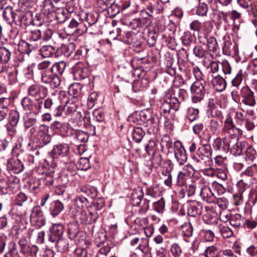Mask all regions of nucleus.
Listing matches in <instances>:
<instances>
[{"label":"nucleus","instance_id":"obj_9","mask_svg":"<svg viewBox=\"0 0 257 257\" xmlns=\"http://www.w3.org/2000/svg\"><path fill=\"white\" fill-rule=\"evenodd\" d=\"M71 217L75 219L77 222H80L85 224H91L96 221L98 218V215L96 211H89L87 213L85 210L76 214V216Z\"/></svg>","mask_w":257,"mask_h":257},{"label":"nucleus","instance_id":"obj_1","mask_svg":"<svg viewBox=\"0 0 257 257\" xmlns=\"http://www.w3.org/2000/svg\"><path fill=\"white\" fill-rule=\"evenodd\" d=\"M154 8L152 5H149L146 9L140 12V17L132 19L131 21L125 22L124 24L129 26L132 29L140 32L141 29H144L152 23Z\"/></svg>","mask_w":257,"mask_h":257},{"label":"nucleus","instance_id":"obj_36","mask_svg":"<svg viewBox=\"0 0 257 257\" xmlns=\"http://www.w3.org/2000/svg\"><path fill=\"white\" fill-rule=\"evenodd\" d=\"M54 7L51 0H44L42 4L41 12L46 16H53Z\"/></svg>","mask_w":257,"mask_h":257},{"label":"nucleus","instance_id":"obj_30","mask_svg":"<svg viewBox=\"0 0 257 257\" xmlns=\"http://www.w3.org/2000/svg\"><path fill=\"white\" fill-rule=\"evenodd\" d=\"M211 84L215 90L219 92L224 91L227 86V83L225 79L219 75L213 78Z\"/></svg>","mask_w":257,"mask_h":257},{"label":"nucleus","instance_id":"obj_28","mask_svg":"<svg viewBox=\"0 0 257 257\" xmlns=\"http://www.w3.org/2000/svg\"><path fill=\"white\" fill-rule=\"evenodd\" d=\"M200 196L203 200L209 203H215L216 198L210 188L204 186L201 189Z\"/></svg>","mask_w":257,"mask_h":257},{"label":"nucleus","instance_id":"obj_17","mask_svg":"<svg viewBox=\"0 0 257 257\" xmlns=\"http://www.w3.org/2000/svg\"><path fill=\"white\" fill-rule=\"evenodd\" d=\"M50 128L55 133H60L64 137L73 134V130L69 127L68 123H62L58 121H55L51 124Z\"/></svg>","mask_w":257,"mask_h":257},{"label":"nucleus","instance_id":"obj_50","mask_svg":"<svg viewBox=\"0 0 257 257\" xmlns=\"http://www.w3.org/2000/svg\"><path fill=\"white\" fill-rule=\"evenodd\" d=\"M81 86L78 84H73L70 86L69 88V93L73 97L74 102H75L78 99L77 97L80 94Z\"/></svg>","mask_w":257,"mask_h":257},{"label":"nucleus","instance_id":"obj_35","mask_svg":"<svg viewBox=\"0 0 257 257\" xmlns=\"http://www.w3.org/2000/svg\"><path fill=\"white\" fill-rule=\"evenodd\" d=\"M28 40L31 43L38 45V48L42 45L41 32L39 30H35L30 32Z\"/></svg>","mask_w":257,"mask_h":257},{"label":"nucleus","instance_id":"obj_8","mask_svg":"<svg viewBox=\"0 0 257 257\" xmlns=\"http://www.w3.org/2000/svg\"><path fill=\"white\" fill-rule=\"evenodd\" d=\"M21 105L24 110L29 112L30 113L32 112L35 114H38L41 112L43 109V103L38 100H33L28 96H25L21 100Z\"/></svg>","mask_w":257,"mask_h":257},{"label":"nucleus","instance_id":"obj_10","mask_svg":"<svg viewBox=\"0 0 257 257\" xmlns=\"http://www.w3.org/2000/svg\"><path fill=\"white\" fill-rule=\"evenodd\" d=\"M73 2H69L66 5L67 9L63 8H57L53 13V16L58 23H63L68 18L69 13H72L74 8Z\"/></svg>","mask_w":257,"mask_h":257},{"label":"nucleus","instance_id":"obj_34","mask_svg":"<svg viewBox=\"0 0 257 257\" xmlns=\"http://www.w3.org/2000/svg\"><path fill=\"white\" fill-rule=\"evenodd\" d=\"M19 49L22 53L29 54L32 51L38 49V45L31 43L30 41L27 42L25 41H23L19 45Z\"/></svg>","mask_w":257,"mask_h":257},{"label":"nucleus","instance_id":"obj_15","mask_svg":"<svg viewBox=\"0 0 257 257\" xmlns=\"http://www.w3.org/2000/svg\"><path fill=\"white\" fill-rule=\"evenodd\" d=\"M18 244L20 246V252L25 256H36L39 251L37 246L28 244L27 240L25 238L19 239Z\"/></svg>","mask_w":257,"mask_h":257},{"label":"nucleus","instance_id":"obj_5","mask_svg":"<svg viewBox=\"0 0 257 257\" xmlns=\"http://www.w3.org/2000/svg\"><path fill=\"white\" fill-rule=\"evenodd\" d=\"M160 106L161 114L165 118V125L171 123V119L174 120L176 117L174 112L178 110V101L175 98L169 97L166 99H163L160 101Z\"/></svg>","mask_w":257,"mask_h":257},{"label":"nucleus","instance_id":"obj_55","mask_svg":"<svg viewBox=\"0 0 257 257\" xmlns=\"http://www.w3.org/2000/svg\"><path fill=\"white\" fill-rule=\"evenodd\" d=\"M175 96L171 97V98H176L178 101V107H180V103L184 101L187 95V92L185 89H178Z\"/></svg>","mask_w":257,"mask_h":257},{"label":"nucleus","instance_id":"obj_61","mask_svg":"<svg viewBox=\"0 0 257 257\" xmlns=\"http://www.w3.org/2000/svg\"><path fill=\"white\" fill-rule=\"evenodd\" d=\"M20 119L19 112L16 110H12L9 113V121L12 126H16Z\"/></svg>","mask_w":257,"mask_h":257},{"label":"nucleus","instance_id":"obj_63","mask_svg":"<svg viewBox=\"0 0 257 257\" xmlns=\"http://www.w3.org/2000/svg\"><path fill=\"white\" fill-rule=\"evenodd\" d=\"M77 168L81 170H87L90 168V163L87 158H81L78 160Z\"/></svg>","mask_w":257,"mask_h":257},{"label":"nucleus","instance_id":"obj_46","mask_svg":"<svg viewBox=\"0 0 257 257\" xmlns=\"http://www.w3.org/2000/svg\"><path fill=\"white\" fill-rule=\"evenodd\" d=\"M199 110L198 108L189 107L186 111V117L190 121L193 122L199 117Z\"/></svg>","mask_w":257,"mask_h":257},{"label":"nucleus","instance_id":"obj_24","mask_svg":"<svg viewBox=\"0 0 257 257\" xmlns=\"http://www.w3.org/2000/svg\"><path fill=\"white\" fill-rule=\"evenodd\" d=\"M74 76L76 79L82 80L88 75V69L82 63H78L72 68Z\"/></svg>","mask_w":257,"mask_h":257},{"label":"nucleus","instance_id":"obj_4","mask_svg":"<svg viewBox=\"0 0 257 257\" xmlns=\"http://www.w3.org/2000/svg\"><path fill=\"white\" fill-rule=\"evenodd\" d=\"M28 93L30 96L34 97L36 101L39 100L43 103L44 108L47 110H50L55 104L54 100L50 97L44 100L47 95L48 90L43 85L32 84L29 87Z\"/></svg>","mask_w":257,"mask_h":257},{"label":"nucleus","instance_id":"obj_6","mask_svg":"<svg viewBox=\"0 0 257 257\" xmlns=\"http://www.w3.org/2000/svg\"><path fill=\"white\" fill-rule=\"evenodd\" d=\"M151 114L147 110H143L141 111H136L133 113L128 118L130 121L137 124H143L150 120L154 123V127L157 128L160 123V118L157 115H154L151 119Z\"/></svg>","mask_w":257,"mask_h":257},{"label":"nucleus","instance_id":"obj_31","mask_svg":"<svg viewBox=\"0 0 257 257\" xmlns=\"http://www.w3.org/2000/svg\"><path fill=\"white\" fill-rule=\"evenodd\" d=\"M144 195L143 190L141 188H138L134 190L131 199L132 205L136 206L140 205Z\"/></svg>","mask_w":257,"mask_h":257},{"label":"nucleus","instance_id":"obj_33","mask_svg":"<svg viewBox=\"0 0 257 257\" xmlns=\"http://www.w3.org/2000/svg\"><path fill=\"white\" fill-rule=\"evenodd\" d=\"M161 150L163 152L167 151V153H172V141L171 138L168 135H165L161 140Z\"/></svg>","mask_w":257,"mask_h":257},{"label":"nucleus","instance_id":"obj_52","mask_svg":"<svg viewBox=\"0 0 257 257\" xmlns=\"http://www.w3.org/2000/svg\"><path fill=\"white\" fill-rule=\"evenodd\" d=\"M182 43L186 46L190 45L195 40V36L189 31L185 32L181 37Z\"/></svg>","mask_w":257,"mask_h":257},{"label":"nucleus","instance_id":"obj_41","mask_svg":"<svg viewBox=\"0 0 257 257\" xmlns=\"http://www.w3.org/2000/svg\"><path fill=\"white\" fill-rule=\"evenodd\" d=\"M55 242V247L58 251L60 252H66L69 250V242L67 239L60 238Z\"/></svg>","mask_w":257,"mask_h":257},{"label":"nucleus","instance_id":"obj_40","mask_svg":"<svg viewBox=\"0 0 257 257\" xmlns=\"http://www.w3.org/2000/svg\"><path fill=\"white\" fill-rule=\"evenodd\" d=\"M41 56L43 58H50L52 57L56 53L55 47L51 45H43L39 50Z\"/></svg>","mask_w":257,"mask_h":257},{"label":"nucleus","instance_id":"obj_12","mask_svg":"<svg viewBox=\"0 0 257 257\" xmlns=\"http://www.w3.org/2000/svg\"><path fill=\"white\" fill-rule=\"evenodd\" d=\"M229 139L230 137H225L223 138L217 137L213 141V149L220 153H227L229 150Z\"/></svg>","mask_w":257,"mask_h":257},{"label":"nucleus","instance_id":"obj_39","mask_svg":"<svg viewBox=\"0 0 257 257\" xmlns=\"http://www.w3.org/2000/svg\"><path fill=\"white\" fill-rule=\"evenodd\" d=\"M15 16L16 11H14L11 7H7L3 13V18L11 25L15 22Z\"/></svg>","mask_w":257,"mask_h":257},{"label":"nucleus","instance_id":"obj_7","mask_svg":"<svg viewBox=\"0 0 257 257\" xmlns=\"http://www.w3.org/2000/svg\"><path fill=\"white\" fill-rule=\"evenodd\" d=\"M206 86V82L202 79L197 80L191 84L190 90L193 103H198L203 99L205 94Z\"/></svg>","mask_w":257,"mask_h":257},{"label":"nucleus","instance_id":"obj_18","mask_svg":"<svg viewBox=\"0 0 257 257\" xmlns=\"http://www.w3.org/2000/svg\"><path fill=\"white\" fill-rule=\"evenodd\" d=\"M30 221L37 228H40L45 224V218L40 208H33L30 216Z\"/></svg>","mask_w":257,"mask_h":257},{"label":"nucleus","instance_id":"obj_2","mask_svg":"<svg viewBox=\"0 0 257 257\" xmlns=\"http://www.w3.org/2000/svg\"><path fill=\"white\" fill-rule=\"evenodd\" d=\"M37 68L41 75V80L43 83L49 84L52 88L59 86L61 80L58 76L55 75L51 71L50 61H44L39 63Z\"/></svg>","mask_w":257,"mask_h":257},{"label":"nucleus","instance_id":"obj_19","mask_svg":"<svg viewBox=\"0 0 257 257\" xmlns=\"http://www.w3.org/2000/svg\"><path fill=\"white\" fill-rule=\"evenodd\" d=\"M240 94L242 97V102L245 105L253 107L256 104L254 93L248 86L243 87L240 90Z\"/></svg>","mask_w":257,"mask_h":257},{"label":"nucleus","instance_id":"obj_51","mask_svg":"<svg viewBox=\"0 0 257 257\" xmlns=\"http://www.w3.org/2000/svg\"><path fill=\"white\" fill-rule=\"evenodd\" d=\"M146 133L140 127H137L134 129L132 136L134 140L137 143H140Z\"/></svg>","mask_w":257,"mask_h":257},{"label":"nucleus","instance_id":"obj_42","mask_svg":"<svg viewBox=\"0 0 257 257\" xmlns=\"http://www.w3.org/2000/svg\"><path fill=\"white\" fill-rule=\"evenodd\" d=\"M18 254V250L16 243L14 241H11L8 243L7 251L4 257H16Z\"/></svg>","mask_w":257,"mask_h":257},{"label":"nucleus","instance_id":"obj_47","mask_svg":"<svg viewBox=\"0 0 257 257\" xmlns=\"http://www.w3.org/2000/svg\"><path fill=\"white\" fill-rule=\"evenodd\" d=\"M218 228L223 238H229L233 236V232L229 227L223 224H219Z\"/></svg>","mask_w":257,"mask_h":257},{"label":"nucleus","instance_id":"obj_43","mask_svg":"<svg viewBox=\"0 0 257 257\" xmlns=\"http://www.w3.org/2000/svg\"><path fill=\"white\" fill-rule=\"evenodd\" d=\"M54 175V171L50 170L43 174L40 179L45 185L50 187L53 184Z\"/></svg>","mask_w":257,"mask_h":257},{"label":"nucleus","instance_id":"obj_3","mask_svg":"<svg viewBox=\"0 0 257 257\" xmlns=\"http://www.w3.org/2000/svg\"><path fill=\"white\" fill-rule=\"evenodd\" d=\"M213 150L209 144H203L198 147L196 154L191 157L193 163L198 168L210 166L212 164Z\"/></svg>","mask_w":257,"mask_h":257},{"label":"nucleus","instance_id":"obj_44","mask_svg":"<svg viewBox=\"0 0 257 257\" xmlns=\"http://www.w3.org/2000/svg\"><path fill=\"white\" fill-rule=\"evenodd\" d=\"M66 63L63 61H61L55 63L53 65H51L50 62V68L51 71H53L54 74L58 76V75H62L65 69Z\"/></svg>","mask_w":257,"mask_h":257},{"label":"nucleus","instance_id":"obj_32","mask_svg":"<svg viewBox=\"0 0 257 257\" xmlns=\"http://www.w3.org/2000/svg\"><path fill=\"white\" fill-rule=\"evenodd\" d=\"M80 19L82 21L87 22L89 26H92L95 24L98 20V15L97 13L93 14L92 13H86L81 12L80 13Z\"/></svg>","mask_w":257,"mask_h":257},{"label":"nucleus","instance_id":"obj_16","mask_svg":"<svg viewBox=\"0 0 257 257\" xmlns=\"http://www.w3.org/2000/svg\"><path fill=\"white\" fill-rule=\"evenodd\" d=\"M175 158L179 165H183L187 160L186 150L180 141L174 142Z\"/></svg>","mask_w":257,"mask_h":257},{"label":"nucleus","instance_id":"obj_20","mask_svg":"<svg viewBox=\"0 0 257 257\" xmlns=\"http://www.w3.org/2000/svg\"><path fill=\"white\" fill-rule=\"evenodd\" d=\"M49 240L55 242L60 238L64 232V226L61 223H54L49 229Z\"/></svg>","mask_w":257,"mask_h":257},{"label":"nucleus","instance_id":"obj_49","mask_svg":"<svg viewBox=\"0 0 257 257\" xmlns=\"http://www.w3.org/2000/svg\"><path fill=\"white\" fill-rule=\"evenodd\" d=\"M75 44L70 43L67 45H62L60 48L62 53L66 57H69L75 50Z\"/></svg>","mask_w":257,"mask_h":257},{"label":"nucleus","instance_id":"obj_25","mask_svg":"<svg viewBox=\"0 0 257 257\" xmlns=\"http://www.w3.org/2000/svg\"><path fill=\"white\" fill-rule=\"evenodd\" d=\"M202 204L196 201H190L187 207V214L192 217L199 216L202 212Z\"/></svg>","mask_w":257,"mask_h":257},{"label":"nucleus","instance_id":"obj_26","mask_svg":"<svg viewBox=\"0 0 257 257\" xmlns=\"http://www.w3.org/2000/svg\"><path fill=\"white\" fill-rule=\"evenodd\" d=\"M54 158L67 156L70 152V148L67 144H61L55 145L52 151Z\"/></svg>","mask_w":257,"mask_h":257},{"label":"nucleus","instance_id":"obj_59","mask_svg":"<svg viewBox=\"0 0 257 257\" xmlns=\"http://www.w3.org/2000/svg\"><path fill=\"white\" fill-rule=\"evenodd\" d=\"M245 149V159L246 161H253L256 156V151L250 146H247Z\"/></svg>","mask_w":257,"mask_h":257},{"label":"nucleus","instance_id":"obj_29","mask_svg":"<svg viewBox=\"0 0 257 257\" xmlns=\"http://www.w3.org/2000/svg\"><path fill=\"white\" fill-rule=\"evenodd\" d=\"M223 46L222 48L223 54L230 56L232 54L235 53V45H233L230 38L229 36H224L223 37Z\"/></svg>","mask_w":257,"mask_h":257},{"label":"nucleus","instance_id":"obj_48","mask_svg":"<svg viewBox=\"0 0 257 257\" xmlns=\"http://www.w3.org/2000/svg\"><path fill=\"white\" fill-rule=\"evenodd\" d=\"M146 71H144L143 68L142 67H137L134 69V70L132 72V75L134 77H138L139 79H141L142 81L144 80L146 82L145 86H147L149 81L147 78H145L146 76Z\"/></svg>","mask_w":257,"mask_h":257},{"label":"nucleus","instance_id":"obj_11","mask_svg":"<svg viewBox=\"0 0 257 257\" xmlns=\"http://www.w3.org/2000/svg\"><path fill=\"white\" fill-rule=\"evenodd\" d=\"M88 205V201L86 196L83 195L77 196L74 200V204L70 210L71 216H76V214L85 210Z\"/></svg>","mask_w":257,"mask_h":257},{"label":"nucleus","instance_id":"obj_64","mask_svg":"<svg viewBox=\"0 0 257 257\" xmlns=\"http://www.w3.org/2000/svg\"><path fill=\"white\" fill-rule=\"evenodd\" d=\"M73 257H92V255L86 248L78 247L74 250Z\"/></svg>","mask_w":257,"mask_h":257},{"label":"nucleus","instance_id":"obj_14","mask_svg":"<svg viewBox=\"0 0 257 257\" xmlns=\"http://www.w3.org/2000/svg\"><path fill=\"white\" fill-rule=\"evenodd\" d=\"M247 146V144L245 142L239 141L238 139L230 137L229 151L233 155H240Z\"/></svg>","mask_w":257,"mask_h":257},{"label":"nucleus","instance_id":"obj_57","mask_svg":"<svg viewBox=\"0 0 257 257\" xmlns=\"http://www.w3.org/2000/svg\"><path fill=\"white\" fill-rule=\"evenodd\" d=\"M219 250V248L215 246H209L206 248L203 254L205 257H217Z\"/></svg>","mask_w":257,"mask_h":257},{"label":"nucleus","instance_id":"obj_13","mask_svg":"<svg viewBox=\"0 0 257 257\" xmlns=\"http://www.w3.org/2000/svg\"><path fill=\"white\" fill-rule=\"evenodd\" d=\"M68 28L74 31L76 34L81 35L87 32V27L86 24L80 19L79 13L75 18H72L68 26Z\"/></svg>","mask_w":257,"mask_h":257},{"label":"nucleus","instance_id":"obj_22","mask_svg":"<svg viewBox=\"0 0 257 257\" xmlns=\"http://www.w3.org/2000/svg\"><path fill=\"white\" fill-rule=\"evenodd\" d=\"M198 38L200 43L203 44H205V42H206L208 50L217 56V54L219 53V47L217 40L214 37L207 36H205L204 38H201V37H199Z\"/></svg>","mask_w":257,"mask_h":257},{"label":"nucleus","instance_id":"obj_45","mask_svg":"<svg viewBox=\"0 0 257 257\" xmlns=\"http://www.w3.org/2000/svg\"><path fill=\"white\" fill-rule=\"evenodd\" d=\"M216 100L214 98L209 99L207 110L213 117H219L221 114V112L216 110Z\"/></svg>","mask_w":257,"mask_h":257},{"label":"nucleus","instance_id":"obj_27","mask_svg":"<svg viewBox=\"0 0 257 257\" xmlns=\"http://www.w3.org/2000/svg\"><path fill=\"white\" fill-rule=\"evenodd\" d=\"M16 25L21 27H25L30 25L31 20H29L25 12L20 10H16L15 21Z\"/></svg>","mask_w":257,"mask_h":257},{"label":"nucleus","instance_id":"obj_60","mask_svg":"<svg viewBox=\"0 0 257 257\" xmlns=\"http://www.w3.org/2000/svg\"><path fill=\"white\" fill-rule=\"evenodd\" d=\"M88 138L87 134L82 131L78 130L75 132L74 139L78 143L86 142Z\"/></svg>","mask_w":257,"mask_h":257},{"label":"nucleus","instance_id":"obj_23","mask_svg":"<svg viewBox=\"0 0 257 257\" xmlns=\"http://www.w3.org/2000/svg\"><path fill=\"white\" fill-rule=\"evenodd\" d=\"M7 169L10 173L18 174L22 172L24 167L20 159H10L7 162Z\"/></svg>","mask_w":257,"mask_h":257},{"label":"nucleus","instance_id":"obj_37","mask_svg":"<svg viewBox=\"0 0 257 257\" xmlns=\"http://www.w3.org/2000/svg\"><path fill=\"white\" fill-rule=\"evenodd\" d=\"M244 218L245 217L240 214H232L230 224L237 229L242 228L244 226Z\"/></svg>","mask_w":257,"mask_h":257},{"label":"nucleus","instance_id":"obj_56","mask_svg":"<svg viewBox=\"0 0 257 257\" xmlns=\"http://www.w3.org/2000/svg\"><path fill=\"white\" fill-rule=\"evenodd\" d=\"M182 234L184 236L191 237L192 236L193 228L192 224L189 222L184 223L181 226Z\"/></svg>","mask_w":257,"mask_h":257},{"label":"nucleus","instance_id":"obj_62","mask_svg":"<svg viewBox=\"0 0 257 257\" xmlns=\"http://www.w3.org/2000/svg\"><path fill=\"white\" fill-rule=\"evenodd\" d=\"M242 176L254 177L257 175V165L253 164L248 167L244 171L241 173Z\"/></svg>","mask_w":257,"mask_h":257},{"label":"nucleus","instance_id":"obj_58","mask_svg":"<svg viewBox=\"0 0 257 257\" xmlns=\"http://www.w3.org/2000/svg\"><path fill=\"white\" fill-rule=\"evenodd\" d=\"M170 251L173 257H181L183 253L182 248L178 243H174L171 245Z\"/></svg>","mask_w":257,"mask_h":257},{"label":"nucleus","instance_id":"obj_54","mask_svg":"<svg viewBox=\"0 0 257 257\" xmlns=\"http://www.w3.org/2000/svg\"><path fill=\"white\" fill-rule=\"evenodd\" d=\"M80 192L83 193V196H88L92 198L95 197L97 195L96 189L90 186L82 187Z\"/></svg>","mask_w":257,"mask_h":257},{"label":"nucleus","instance_id":"obj_53","mask_svg":"<svg viewBox=\"0 0 257 257\" xmlns=\"http://www.w3.org/2000/svg\"><path fill=\"white\" fill-rule=\"evenodd\" d=\"M11 53L10 51L5 47H0V62L6 63L10 59Z\"/></svg>","mask_w":257,"mask_h":257},{"label":"nucleus","instance_id":"obj_21","mask_svg":"<svg viewBox=\"0 0 257 257\" xmlns=\"http://www.w3.org/2000/svg\"><path fill=\"white\" fill-rule=\"evenodd\" d=\"M48 133L49 127L46 125L41 124L37 128L36 138L44 145L48 144L51 140Z\"/></svg>","mask_w":257,"mask_h":257},{"label":"nucleus","instance_id":"obj_38","mask_svg":"<svg viewBox=\"0 0 257 257\" xmlns=\"http://www.w3.org/2000/svg\"><path fill=\"white\" fill-rule=\"evenodd\" d=\"M64 209L63 204L59 200L53 201L49 207L50 214L53 216H57Z\"/></svg>","mask_w":257,"mask_h":257}]
</instances>
